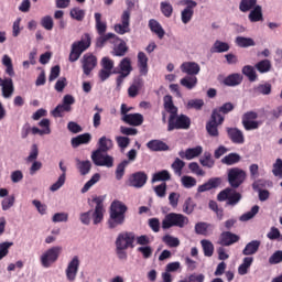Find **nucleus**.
<instances>
[{"label": "nucleus", "instance_id": "f257e3e1", "mask_svg": "<svg viewBox=\"0 0 282 282\" xmlns=\"http://www.w3.org/2000/svg\"><path fill=\"white\" fill-rule=\"evenodd\" d=\"M127 205L120 200H113L110 205V217L108 220V227L113 230V228H118V226H122L124 224L126 214H127Z\"/></svg>", "mask_w": 282, "mask_h": 282}, {"label": "nucleus", "instance_id": "f03ea898", "mask_svg": "<svg viewBox=\"0 0 282 282\" xmlns=\"http://www.w3.org/2000/svg\"><path fill=\"white\" fill-rule=\"evenodd\" d=\"M91 46V35L89 33H85L80 41H76L70 46V53L68 56L69 63H76L78 58L83 55V52L89 50Z\"/></svg>", "mask_w": 282, "mask_h": 282}, {"label": "nucleus", "instance_id": "7ed1b4c3", "mask_svg": "<svg viewBox=\"0 0 282 282\" xmlns=\"http://www.w3.org/2000/svg\"><path fill=\"white\" fill-rule=\"evenodd\" d=\"M188 217L183 214L170 213L165 215L162 220V229L169 230L171 228H186L188 226Z\"/></svg>", "mask_w": 282, "mask_h": 282}, {"label": "nucleus", "instance_id": "20e7f679", "mask_svg": "<svg viewBox=\"0 0 282 282\" xmlns=\"http://www.w3.org/2000/svg\"><path fill=\"white\" fill-rule=\"evenodd\" d=\"M61 252H63V247L61 246L51 247L42 252L40 256V263L42 268H52V265L58 261Z\"/></svg>", "mask_w": 282, "mask_h": 282}, {"label": "nucleus", "instance_id": "39448f33", "mask_svg": "<svg viewBox=\"0 0 282 282\" xmlns=\"http://www.w3.org/2000/svg\"><path fill=\"white\" fill-rule=\"evenodd\" d=\"M248 177V173L241 167H231L227 171V182L234 189L239 188Z\"/></svg>", "mask_w": 282, "mask_h": 282}, {"label": "nucleus", "instance_id": "423d86ee", "mask_svg": "<svg viewBox=\"0 0 282 282\" xmlns=\"http://www.w3.org/2000/svg\"><path fill=\"white\" fill-rule=\"evenodd\" d=\"M183 129L187 130L191 129V118L186 115H170L169 123H167V131H175Z\"/></svg>", "mask_w": 282, "mask_h": 282}, {"label": "nucleus", "instance_id": "0eeeda50", "mask_svg": "<svg viewBox=\"0 0 282 282\" xmlns=\"http://www.w3.org/2000/svg\"><path fill=\"white\" fill-rule=\"evenodd\" d=\"M259 113L257 111H247L242 115L241 124L245 131H257L263 122L257 120Z\"/></svg>", "mask_w": 282, "mask_h": 282}, {"label": "nucleus", "instance_id": "6e6552de", "mask_svg": "<svg viewBox=\"0 0 282 282\" xmlns=\"http://www.w3.org/2000/svg\"><path fill=\"white\" fill-rule=\"evenodd\" d=\"M181 6H185L181 12V21L184 25H188L193 21V14H195V7L197 1L195 0H182Z\"/></svg>", "mask_w": 282, "mask_h": 282}, {"label": "nucleus", "instance_id": "1a4fd4ad", "mask_svg": "<svg viewBox=\"0 0 282 282\" xmlns=\"http://www.w3.org/2000/svg\"><path fill=\"white\" fill-rule=\"evenodd\" d=\"M133 243H135V232L132 231L120 232L115 241L116 247L126 248L127 250L134 248Z\"/></svg>", "mask_w": 282, "mask_h": 282}, {"label": "nucleus", "instance_id": "9d476101", "mask_svg": "<svg viewBox=\"0 0 282 282\" xmlns=\"http://www.w3.org/2000/svg\"><path fill=\"white\" fill-rule=\"evenodd\" d=\"M91 160L95 166H106V169H111L113 166V156L105 154L100 150H95L91 153Z\"/></svg>", "mask_w": 282, "mask_h": 282}, {"label": "nucleus", "instance_id": "9b49d317", "mask_svg": "<svg viewBox=\"0 0 282 282\" xmlns=\"http://www.w3.org/2000/svg\"><path fill=\"white\" fill-rule=\"evenodd\" d=\"M224 123V117L217 115V111L212 112L210 120L206 123V131L210 138H219V124Z\"/></svg>", "mask_w": 282, "mask_h": 282}, {"label": "nucleus", "instance_id": "f8f14e48", "mask_svg": "<svg viewBox=\"0 0 282 282\" xmlns=\"http://www.w3.org/2000/svg\"><path fill=\"white\" fill-rule=\"evenodd\" d=\"M115 32L120 35L131 32V10H124L121 14V23L115 24Z\"/></svg>", "mask_w": 282, "mask_h": 282}, {"label": "nucleus", "instance_id": "ddd939ff", "mask_svg": "<svg viewBox=\"0 0 282 282\" xmlns=\"http://www.w3.org/2000/svg\"><path fill=\"white\" fill-rule=\"evenodd\" d=\"M148 180L149 176L144 172H134L129 176L128 185L131 186L132 188H144Z\"/></svg>", "mask_w": 282, "mask_h": 282}, {"label": "nucleus", "instance_id": "4468645a", "mask_svg": "<svg viewBox=\"0 0 282 282\" xmlns=\"http://www.w3.org/2000/svg\"><path fill=\"white\" fill-rule=\"evenodd\" d=\"M79 268H80V258H78V256H74L68 262L65 270L67 281H70V282L76 281V276L78 275Z\"/></svg>", "mask_w": 282, "mask_h": 282}, {"label": "nucleus", "instance_id": "2eb2a0df", "mask_svg": "<svg viewBox=\"0 0 282 282\" xmlns=\"http://www.w3.org/2000/svg\"><path fill=\"white\" fill-rule=\"evenodd\" d=\"M80 61L83 72L86 76H89V74H91V72H94V69L98 65V59L91 53H86Z\"/></svg>", "mask_w": 282, "mask_h": 282}, {"label": "nucleus", "instance_id": "dca6fc26", "mask_svg": "<svg viewBox=\"0 0 282 282\" xmlns=\"http://www.w3.org/2000/svg\"><path fill=\"white\" fill-rule=\"evenodd\" d=\"M227 135L232 144H245L246 135L239 128H226Z\"/></svg>", "mask_w": 282, "mask_h": 282}, {"label": "nucleus", "instance_id": "f3484780", "mask_svg": "<svg viewBox=\"0 0 282 282\" xmlns=\"http://www.w3.org/2000/svg\"><path fill=\"white\" fill-rule=\"evenodd\" d=\"M0 87L2 91V98H12L14 94V82L10 77L1 78L0 77Z\"/></svg>", "mask_w": 282, "mask_h": 282}, {"label": "nucleus", "instance_id": "a211bd4d", "mask_svg": "<svg viewBox=\"0 0 282 282\" xmlns=\"http://www.w3.org/2000/svg\"><path fill=\"white\" fill-rule=\"evenodd\" d=\"M196 235H202L203 237H210L215 232V225L206 221H199L195 224L194 227Z\"/></svg>", "mask_w": 282, "mask_h": 282}, {"label": "nucleus", "instance_id": "6ab92c4d", "mask_svg": "<svg viewBox=\"0 0 282 282\" xmlns=\"http://www.w3.org/2000/svg\"><path fill=\"white\" fill-rule=\"evenodd\" d=\"M200 153H204V148L197 145L195 148H188L185 151H180L178 155L182 160H195V158H199Z\"/></svg>", "mask_w": 282, "mask_h": 282}, {"label": "nucleus", "instance_id": "aec40b11", "mask_svg": "<svg viewBox=\"0 0 282 282\" xmlns=\"http://www.w3.org/2000/svg\"><path fill=\"white\" fill-rule=\"evenodd\" d=\"M181 72L187 76H197L202 72V67L197 62H184L181 64Z\"/></svg>", "mask_w": 282, "mask_h": 282}, {"label": "nucleus", "instance_id": "412c9836", "mask_svg": "<svg viewBox=\"0 0 282 282\" xmlns=\"http://www.w3.org/2000/svg\"><path fill=\"white\" fill-rule=\"evenodd\" d=\"M122 122L130 124V127H140L144 122V116L142 113H129L121 117Z\"/></svg>", "mask_w": 282, "mask_h": 282}, {"label": "nucleus", "instance_id": "4be33fe9", "mask_svg": "<svg viewBox=\"0 0 282 282\" xmlns=\"http://www.w3.org/2000/svg\"><path fill=\"white\" fill-rule=\"evenodd\" d=\"M253 96H270L272 94V84L265 82L258 84L251 89Z\"/></svg>", "mask_w": 282, "mask_h": 282}, {"label": "nucleus", "instance_id": "5701e85b", "mask_svg": "<svg viewBox=\"0 0 282 282\" xmlns=\"http://www.w3.org/2000/svg\"><path fill=\"white\" fill-rule=\"evenodd\" d=\"M138 68L141 76L149 74V57L144 52L138 53Z\"/></svg>", "mask_w": 282, "mask_h": 282}, {"label": "nucleus", "instance_id": "b1692460", "mask_svg": "<svg viewBox=\"0 0 282 282\" xmlns=\"http://www.w3.org/2000/svg\"><path fill=\"white\" fill-rule=\"evenodd\" d=\"M237 241H239L238 235L230 231H224L220 234L218 243L220 246H232L234 243H237Z\"/></svg>", "mask_w": 282, "mask_h": 282}, {"label": "nucleus", "instance_id": "393cba45", "mask_svg": "<svg viewBox=\"0 0 282 282\" xmlns=\"http://www.w3.org/2000/svg\"><path fill=\"white\" fill-rule=\"evenodd\" d=\"M221 184L220 177H212L206 183L197 187V193H206L207 191H213V188L219 187Z\"/></svg>", "mask_w": 282, "mask_h": 282}, {"label": "nucleus", "instance_id": "a878e982", "mask_svg": "<svg viewBox=\"0 0 282 282\" xmlns=\"http://www.w3.org/2000/svg\"><path fill=\"white\" fill-rule=\"evenodd\" d=\"M113 50H112V56H124L127 54L129 47H127V42L123 40H120V37L117 36V41L112 43Z\"/></svg>", "mask_w": 282, "mask_h": 282}, {"label": "nucleus", "instance_id": "bb28decb", "mask_svg": "<svg viewBox=\"0 0 282 282\" xmlns=\"http://www.w3.org/2000/svg\"><path fill=\"white\" fill-rule=\"evenodd\" d=\"M259 248H261V241L251 240L245 246L242 254L243 257H252V254H257V252H259Z\"/></svg>", "mask_w": 282, "mask_h": 282}, {"label": "nucleus", "instance_id": "cd10ccee", "mask_svg": "<svg viewBox=\"0 0 282 282\" xmlns=\"http://www.w3.org/2000/svg\"><path fill=\"white\" fill-rule=\"evenodd\" d=\"M97 147H98L97 151L107 153L111 151V149H113V140H111L110 138H107L106 135H102L99 138L97 142Z\"/></svg>", "mask_w": 282, "mask_h": 282}, {"label": "nucleus", "instance_id": "c85d7f7f", "mask_svg": "<svg viewBox=\"0 0 282 282\" xmlns=\"http://www.w3.org/2000/svg\"><path fill=\"white\" fill-rule=\"evenodd\" d=\"M241 83H243V75L239 73H234L224 79V85L227 87H237Z\"/></svg>", "mask_w": 282, "mask_h": 282}, {"label": "nucleus", "instance_id": "c756f323", "mask_svg": "<svg viewBox=\"0 0 282 282\" xmlns=\"http://www.w3.org/2000/svg\"><path fill=\"white\" fill-rule=\"evenodd\" d=\"M142 87H144V80L140 77L135 78L132 85L128 88V96L130 98H135V96L140 94V89H142Z\"/></svg>", "mask_w": 282, "mask_h": 282}, {"label": "nucleus", "instance_id": "7c9ffc66", "mask_svg": "<svg viewBox=\"0 0 282 282\" xmlns=\"http://www.w3.org/2000/svg\"><path fill=\"white\" fill-rule=\"evenodd\" d=\"M147 148L150 151L160 152V151H169V144L164 143L162 140H151L147 143Z\"/></svg>", "mask_w": 282, "mask_h": 282}, {"label": "nucleus", "instance_id": "2f4dec72", "mask_svg": "<svg viewBox=\"0 0 282 282\" xmlns=\"http://www.w3.org/2000/svg\"><path fill=\"white\" fill-rule=\"evenodd\" d=\"M149 28L151 32H153V34H156L158 39H164V34H166V31H164V28H162V24H160L158 20H149Z\"/></svg>", "mask_w": 282, "mask_h": 282}, {"label": "nucleus", "instance_id": "473e14b6", "mask_svg": "<svg viewBox=\"0 0 282 282\" xmlns=\"http://www.w3.org/2000/svg\"><path fill=\"white\" fill-rule=\"evenodd\" d=\"M118 41V35H116L115 33H107V34H102L99 35V37L97 39L96 45L97 47H105V43H116Z\"/></svg>", "mask_w": 282, "mask_h": 282}, {"label": "nucleus", "instance_id": "72a5a7b5", "mask_svg": "<svg viewBox=\"0 0 282 282\" xmlns=\"http://www.w3.org/2000/svg\"><path fill=\"white\" fill-rule=\"evenodd\" d=\"M76 169L79 172V175H89L91 171V161H80V159H75Z\"/></svg>", "mask_w": 282, "mask_h": 282}, {"label": "nucleus", "instance_id": "f704fd0d", "mask_svg": "<svg viewBox=\"0 0 282 282\" xmlns=\"http://www.w3.org/2000/svg\"><path fill=\"white\" fill-rule=\"evenodd\" d=\"M72 147L73 149H77L80 144H89L91 142V134L90 133H83L72 139Z\"/></svg>", "mask_w": 282, "mask_h": 282}, {"label": "nucleus", "instance_id": "c9c22d12", "mask_svg": "<svg viewBox=\"0 0 282 282\" xmlns=\"http://www.w3.org/2000/svg\"><path fill=\"white\" fill-rule=\"evenodd\" d=\"M164 109L170 113V116H177V107L173 104V97L171 95H166L163 98Z\"/></svg>", "mask_w": 282, "mask_h": 282}, {"label": "nucleus", "instance_id": "e433bc0d", "mask_svg": "<svg viewBox=\"0 0 282 282\" xmlns=\"http://www.w3.org/2000/svg\"><path fill=\"white\" fill-rule=\"evenodd\" d=\"M249 21L251 23H259V21H263V10L261 6H256L249 13Z\"/></svg>", "mask_w": 282, "mask_h": 282}, {"label": "nucleus", "instance_id": "4c0bfd02", "mask_svg": "<svg viewBox=\"0 0 282 282\" xmlns=\"http://www.w3.org/2000/svg\"><path fill=\"white\" fill-rule=\"evenodd\" d=\"M253 262L254 258L252 257L243 258L242 263L238 267V274H240V276H246L248 270H250V267L252 265Z\"/></svg>", "mask_w": 282, "mask_h": 282}, {"label": "nucleus", "instance_id": "58836bf2", "mask_svg": "<svg viewBox=\"0 0 282 282\" xmlns=\"http://www.w3.org/2000/svg\"><path fill=\"white\" fill-rule=\"evenodd\" d=\"M182 87H185V89H195L197 87V76L193 75H186L180 80Z\"/></svg>", "mask_w": 282, "mask_h": 282}, {"label": "nucleus", "instance_id": "ea45409f", "mask_svg": "<svg viewBox=\"0 0 282 282\" xmlns=\"http://www.w3.org/2000/svg\"><path fill=\"white\" fill-rule=\"evenodd\" d=\"M119 74H123L124 76H129L131 72H133V67L131 66V58L124 57L119 63Z\"/></svg>", "mask_w": 282, "mask_h": 282}, {"label": "nucleus", "instance_id": "a19ab883", "mask_svg": "<svg viewBox=\"0 0 282 282\" xmlns=\"http://www.w3.org/2000/svg\"><path fill=\"white\" fill-rule=\"evenodd\" d=\"M235 43L238 47L247 48V47H254L257 45V42L252 37H246V36H237L235 40Z\"/></svg>", "mask_w": 282, "mask_h": 282}, {"label": "nucleus", "instance_id": "79ce46f5", "mask_svg": "<svg viewBox=\"0 0 282 282\" xmlns=\"http://www.w3.org/2000/svg\"><path fill=\"white\" fill-rule=\"evenodd\" d=\"M230 50V44L227 42L216 41L210 48L212 54H224Z\"/></svg>", "mask_w": 282, "mask_h": 282}, {"label": "nucleus", "instance_id": "37998d69", "mask_svg": "<svg viewBox=\"0 0 282 282\" xmlns=\"http://www.w3.org/2000/svg\"><path fill=\"white\" fill-rule=\"evenodd\" d=\"M95 28L99 35L107 32V22H102V14L100 13H95Z\"/></svg>", "mask_w": 282, "mask_h": 282}, {"label": "nucleus", "instance_id": "c03bdc74", "mask_svg": "<svg viewBox=\"0 0 282 282\" xmlns=\"http://www.w3.org/2000/svg\"><path fill=\"white\" fill-rule=\"evenodd\" d=\"M171 180V173L169 170H162L160 172H156L152 175V184H155V182H169Z\"/></svg>", "mask_w": 282, "mask_h": 282}, {"label": "nucleus", "instance_id": "a18cd8bd", "mask_svg": "<svg viewBox=\"0 0 282 282\" xmlns=\"http://www.w3.org/2000/svg\"><path fill=\"white\" fill-rule=\"evenodd\" d=\"M161 14L165 17V19H171L173 17V4L169 0L162 1L160 3Z\"/></svg>", "mask_w": 282, "mask_h": 282}, {"label": "nucleus", "instance_id": "49530a36", "mask_svg": "<svg viewBox=\"0 0 282 282\" xmlns=\"http://www.w3.org/2000/svg\"><path fill=\"white\" fill-rule=\"evenodd\" d=\"M241 162V155L238 153H229L228 155L221 159V164H226L227 166H232Z\"/></svg>", "mask_w": 282, "mask_h": 282}, {"label": "nucleus", "instance_id": "de8ad7c7", "mask_svg": "<svg viewBox=\"0 0 282 282\" xmlns=\"http://www.w3.org/2000/svg\"><path fill=\"white\" fill-rule=\"evenodd\" d=\"M254 68L259 74H268L272 69V62L270 59H262L254 65Z\"/></svg>", "mask_w": 282, "mask_h": 282}, {"label": "nucleus", "instance_id": "09e8293b", "mask_svg": "<svg viewBox=\"0 0 282 282\" xmlns=\"http://www.w3.org/2000/svg\"><path fill=\"white\" fill-rule=\"evenodd\" d=\"M69 111H72V106L59 104L52 110V116L54 118H63V113L69 112Z\"/></svg>", "mask_w": 282, "mask_h": 282}, {"label": "nucleus", "instance_id": "8fccbe9b", "mask_svg": "<svg viewBox=\"0 0 282 282\" xmlns=\"http://www.w3.org/2000/svg\"><path fill=\"white\" fill-rule=\"evenodd\" d=\"M199 162L202 166H205L206 169H213V166H215V159H213L210 152H205L199 159Z\"/></svg>", "mask_w": 282, "mask_h": 282}, {"label": "nucleus", "instance_id": "3c124183", "mask_svg": "<svg viewBox=\"0 0 282 282\" xmlns=\"http://www.w3.org/2000/svg\"><path fill=\"white\" fill-rule=\"evenodd\" d=\"M186 166V163L182 161L180 158H176L174 162L172 163L171 167L174 171V175H177V177H182V171Z\"/></svg>", "mask_w": 282, "mask_h": 282}, {"label": "nucleus", "instance_id": "603ef678", "mask_svg": "<svg viewBox=\"0 0 282 282\" xmlns=\"http://www.w3.org/2000/svg\"><path fill=\"white\" fill-rule=\"evenodd\" d=\"M242 74L243 76L248 77V80H250V83H254L257 80V70L254 69V66H251V65L243 66Z\"/></svg>", "mask_w": 282, "mask_h": 282}, {"label": "nucleus", "instance_id": "864d4df0", "mask_svg": "<svg viewBox=\"0 0 282 282\" xmlns=\"http://www.w3.org/2000/svg\"><path fill=\"white\" fill-rule=\"evenodd\" d=\"M162 241L169 248H178V246H180V238L169 235V234L163 236Z\"/></svg>", "mask_w": 282, "mask_h": 282}, {"label": "nucleus", "instance_id": "5fc2aeb1", "mask_svg": "<svg viewBox=\"0 0 282 282\" xmlns=\"http://www.w3.org/2000/svg\"><path fill=\"white\" fill-rule=\"evenodd\" d=\"M267 186H272V182L265 181L264 178H256L252 183V189L257 192L263 191Z\"/></svg>", "mask_w": 282, "mask_h": 282}, {"label": "nucleus", "instance_id": "6e6d98bb", "mask_svg": "<svg viewBox=\"0 0 282 282\" xmlns=\"http://www.w3.org/2000/svg\"><path fill=\"white\" fill-rule=\"evenodd\" d=\"M196 207L197 204H195V200H193L191 197H187L183 204V213L185 215H193Z\"/></svg>", "mask_w": 282, "mask_h": 282}, {"label": "nucleus", "instance_id": "4d7b16f0", "mask_svg": "<svg viewBox=\"0 0 282 282\" xmlns=\"http://www.w3.org/2000/svg\"><path fill=\"white\" fill-rule=\"evenodd\" d=\"M200 246L205 257H213L215 252V246L210 240H202Z\"/></svg>", "mask_w": 282, "mask_h": 282}, {"label": "nucleus", "instance_id": "13d9d810", "mask_svg": "<svg viewBox=\"0 0 282 282\" xmlns=\"http://www.w3.org/2000/svg\"><path fill=\"white\" fill-rule=\"evenodd\" d=\"M259 208H260L259 205H254L251 208V210H249L240 216V221H250V219H253L258 215Z\"/></svg>", "mask_w": 282, "mask_h": 282}, {"label": "nucleus", "instance_id": "bf43d9fd", "mask_svg": "<svg viewBox=\"0 0 282 282\" xmlns=\"http://www.w3.org/2000/svg\"><path fill=\"white\" fill-rule=\"evenodd\" d=\"M181 184L184 188H193L197 186V180L193 176L184 175L181 177Z\"/></svg>", "mask_w": 282, "mask_h": 282}, {"label": "nucleus", "instance_id": "052dcab7", "mask_svg": "<svg viewBox=\"0 0 282 282\" xmlns=\"http://www.w3.org/2000/svg\"><path fill=\"white\" fill-rule=\"evenodd\" d=\"M127 166H129V161L123 160L121 163H119L117 165L116 169V180H118L120 182V180H122V177H124V170L127 169Z\"/></svg>", "mask_w": 282, "mask_h": 282}, {"label": "nucleus", "instance_id": "680f3d73", "mask_svg": "<svg viewBox=\"0 0 282 282\" xmlns=\"http://www.w3.org/2000/svg\"><path fill=\"white\" fill-rule=\"evenodd\" d=\"M14 246L12 241L0 242V261L6 259L7 254H10V247Z\"/></svg>", "mask_w": 282, "mask_h": 282}, {"label": "nucleus", "instance_id": "e2e57ef3", "mask_svg": "<svg viewBox=\"0 0 282 282\" xmlns=\"http://www.w3.org/2000/svg\"><path fill=\"white\" fill-rule=\"evenodd\" d=\"M70 19H74L75 21H83L85 19V10L75 7L70 9L69 11Z\"/></svg>", "mask_w": 282, "mask_h": 282}, {"label": "nucleus", "instance_id": "0e129e2a", "mask_svg": "<svg viewBox=\"0 0 282 282\" xmlns=\"http://www.w3.org/2000/svg\"><path fill=\"white\" fill-rule=\"evenodd\" d=\"M100 182V174L96 173L91 176V178L85 183V185L82 188V193H87L91 186L95 184H98Z\"/></svg>", "mask_w": 282, "mask_h": 282}, {"label": "nucleus", "instance_id": "69168bd1", "mask_svg": "<svg viewBox=\"0 0 282 282\" xmlns=\"http://www.w3.org/2000/svg\"><path fill=\"white\" fill-rule=\"evenodd\" d=\"M254 6H257V0H241L239 10L240 12H249Z\"/></svg>", "mask_w": 282, "mask_h": 282}, {"label": "nucleus", "instance_id": "338daca9", "mask_svg": "<svg viewBox=\"0 0 282 282\" xmlns=\"http://www.w3.org/2000/svg\"><path fill=\"white\" fill-rule=\"evenodd\" d=\"M241 202V194L238 192H234L232 194H229L227 199V206H237Z\"/></svg>", "mask_w": 282, "mask_h": 282}, {"label": "nucleus", "instance_id": "774afa93", "mask_svg": "<svg viewBox=\"0 0 282 282\" xmlns=\"http://www.w3.org/2000/svg\"><path fill=\"white\" fill-rule=\"evenodd\" d=\"M204 107V101L202 99H191L186 104V109H196V111H199Z\"/></svg>", "mask_w": 282, "mask_h": 282}]
</instances>
